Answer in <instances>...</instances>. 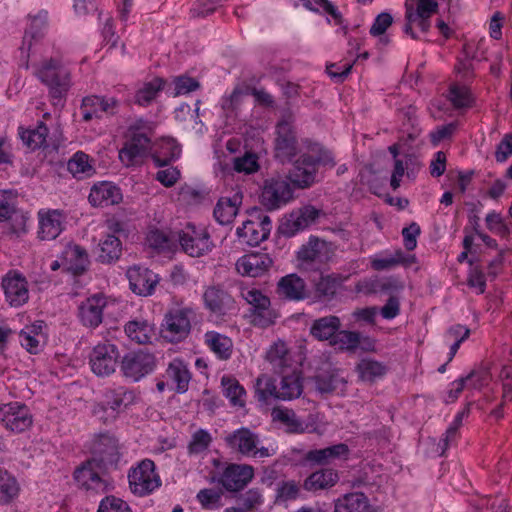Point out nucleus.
<instances>
[{
    "label": "nucleus",
    "instance_id": "6ab92c4d",
    "mask_svg": "<svg viewBox=\"0 0 512 512\" xmlns=\"http://www.w3.org/2000/svg\"><path fill=\"white\" fill-rule=\"evenodd\" d=\"M93 460L107 470L117 465L120 459L118 440L108 434H99L92 444Z\"/></svg>",
    "mask_w": 512,
    "mask_h": 512
},
{
    "label": "nucleus",
    "instance_id": "4d7b16f0",
    "mask_svg": "<svg viewBox=\"0 0 512 512\" xmlns=\"http://www.w3.org/2000/svg\"><path fill=\"white\" fill-rule=\"evenodd\" d=\"M239 506L245 512H257L264 503L262 492L258 488H251L238 497Z\"/></svg>",
    "mask_w": 512,
    "mask_h": 512
},
{
    "label": "nucleus",
    "instance_id": "7c9ffc66",
    "mask_svg": "<svg viewBox=\"0 0 512 512\" xmlns=\"http://www.w3.org/2000/svg\"><path fill=\"white\" fill-rule=\"evenodd\" d=\"M62 265L74 276L84 274L90 264L88 253L85 248L77 244H69L62 252Z\"/></svg>",
    "mask_w": 512,
    "mask_h": 512
},
{
    "label": "nucleus",
    "instance_id": "423d86ee",
    "mask_svg": "<svg viewBox=\"0 0 512 512\" xmlns=\"http://www.w3.org/2000/svg\"><path fill=\"white\" fill-rule=\"evenodd\" d=\"M156 365L155 355L145 349L129 351L119 361L122 376L134 383L153 373Z\"/></svg>",
    "mask_w": 512,
    "mask_h": 512
},
{
    "label": "nucleus",
    "instance_id": "6e6d98bb",
    "mask_svg": "<svg viewBox=\"0 0 512 512\" xmlns=\"http://www.w3.org/2000/svg\"><path fill=\"white\" fill-rule=\"evenodd\" d=\"M326 248V242L311 237L306 245H303L297 253L298 260L313 262L321 260V253Z\"/></svg>",
    "mask_w": 512,
    "mask_h": 512
},
{
    "label": "nucleus",
    "instance_id": "6e6552de",
    "mask_svg": "<svg viewBox=\"0 0 512 512\" xmlns=\"http://www.w3.org/2000/svg\"><path fill=\"white\" fill-rule=\"evenodd\" d=\"M175 236L182 250L191 257H201L214 248V243L208 231L191 223L175 232Z\"/></svg>",
    "mask_w": 512,
    "mask_h": 512
},
{
    "label": "nucleus",
    "instance_id": "b1692460",
    "mask_svg": "<svg viewBox=\"0 0 512 512\" xmlns=\"http://www.w3.org/2000/svg\"><path fill=\"white\" fill-rule=\"evenodd\" d=\"M107 306V298L103 294H94L78 306V318L88 328H96L103 321V310Z\"/></svg>",
    "mask_w": 512,
    "mask_h": 512
},
{
    "label": "nucleus",
    "instance_id": "bf43d9fd",
    "mask_svg": "<svg viewBox=\"0 0 512 512\" xmlns=\"http://www.w3.org/2000/svg\"><path fill=\"white\" fill-rule=\"evenodd\" d=\"M274 419L280 421L287 427L289 433H303L305 426L303 422L295 415L292 410L275 409L273 411Z\"/></svg>",
    "mask_w": 512,
    "mask_h": 512
},
{
    "label": "nucleus",
    "instance_id": "13d9d810",
    "mask_svg": "<svg viewBox=\"0 0 512 512\" xmlns=\"http://www.w3.org/2000/svg\"><path fill=\"white\" fill-rule=\"evenodd\" d=\"M448 99L456 109L469 108L473 104L470 90L466 86L452 84L449 88Z\"/></svg>",
    "mask_w": 512,
    "mask_h": 512
},
{
    "label": "nucleus",
    "instance_id": "393cba45",
    "mask_svg": "<svg viewBox=\"0 0 512 512\" xmlns=\"http://www.w3.org/2000/svg\"><path fill=\"white\" fill-rule=\"evenodd\" d=\"M349 448L344 443H338L322 449H313L306 452L301 460L303 466H325L336 459L346 458Z\"/></svg>",
    "mask_w": 512,
    "mask_h": 512
},
{
    "label": "nucleus",
    "instance_id": "de8ad7c7",
    "mask_svg": "<svg viewBox=\"0 0 512 512\" xmlns=\"http://www.w3.org/2000/svg\"><path fill=\"white\" fill-rule=\"evenodd\" d=\"M124 330L126 335L137 344L149 343L153 331L146 320H131L125 325Z\"/></svg>",
    "mask_w": 512,
    "mask_h": 512
},
{
    "label": "nucleus",
    "instance_id": "9b49d317",
    "mask_svg": "<svg viewBox=\"0 0 512 512\" xmlns=\"http://www.w3.org/2000/svg\"><path fill=\"white\" fill-rule=\"evenodd\" d=\"M275 157L281 163L291 162L300 152L299 142L292 123L283 119L276 125Z\"/></svg>",
    "mask_w": 512,
    "mask_h": 512
},
{
    "label": "nucleus",
    "instance_id": "69168bd1",
    "mask_svg": "<svg viewBox=\"0 0 512 512\" xmlns=\"http://www.w3.org/2000/svg\"><path fill=\"white\" fill-rule=\"evenodd\" d=\"M41 328V325H33L21 330L19 334L21 345L30 353H36L38 351L39 340L37 336Z\"/></svg>",
    "mask_w": 512,
    "mask_h": 512
},
{
    "label": "nucleus",
    "instance_id": "4468645a",
    "mask_svg": "<svg viewBox=\"0 0 512 512\" xmlns=\"http://www.w3.org/2000/svg\"><path fill=\"white\" fill-rule=\"evenodd\" d=\"M119 360V350L115 344H97L89 354L91 370L97 376H109L115 372Z\"/></svg>",
    "mask_w": 512,
    "mask_h": 512
},
{
    "label": "nucleus",
    "instance_id": "c03bdc74",
    "mask_svg": "<svg viewBox=\"0 0 512 512\" xmlns=\"http://www.w3.org/2000/svg\"><path fill=\"white\" fill-rule=\"evenodd\" d=\"M169 379L176 383L175 391L179 394L188 390L191 374L183 361L174 359L166 370Z\"/></svg>",
    "mask_w": 512,
    "mask_h": 512
},
{
    "label": "nucleus",
    "instance_id": "864d4df0",
    "mask_svg": "<svg viewBox=\"0 0 512 512\" xmlns=\"http://www.w3.org/2000/svg\"><path fill=\"white\" fill-rule=\"evenodd\" d=\"M357 371L362 380L373 382L386 374L387 367L381 362L367 358L359 362Z\"/></svg>",
    "mask_w": 512,
    "mask_h": 512
},
{
    "label": "nucleus",
    "instance_id": "f3484780",
    "mask_svg": "<svg viewBox=\"0 0 512 512\" xmlns=\"http://www.w3.org/2000/svg\"><path fill=\"white\" fill-rule=\"evenodd\" d=\"M101 470H104L103 467L96 460L90 459L75 470L74 478L87 491L105 493L110 489V484L100 476Z\"/></svg>",
    "mask_w": 512,
    "mask_h": 512
},
{
    "label": "nucleus",
    "instance_id": "09e8293b",
    "mask_svg": "<svg viewBox=\"0 0 512 512\" xmlns=\"http://www.w3.org/2000/svg\"><path fill=\"white\" fill-rule=\"evenodd\" d=\"M469 407L464 408L462 411L457 413L451 425L447 428L443 438L440 439L438 443L439 456H443L448 447L453 444L458 436V430L462 425V421L464 417L469 414Z\"/></svg>",
    "mask_w": 512,
    "mask_h": 512
},
{
    "label": "nucleus",
    "instance_id": "ddd939ff",
    "mask_svg": "<svg viewBox=\"0 0 512 512\" xmlns=\"http://www.w3.org/2000/svg\"><path fill=\"white\" fill-rule=\"evenodd\" d=\"M250 217L237 228L236 234L247 245L257 246L269 237L272 222L268 215L262 213L251 214Z\"/></svg>",
    "mask_w": 512,
    "mask_h": 512
},
{
    "label": "nucleus",
    "instance_id": "c9c22d12",
    "mask_svg": "<svg viewBox=\"0 0 512 512\" xmlns=\"http://www.w3.org/2000/svg\"><path fill=\"white\" fill-rule=\"evenodd\" d=\"M242 199L243 196L240 191H236L231 197H221L213 212L216 221L222 225L231 223L238 213Z\"/></svg>",
    "mask_w": 512,
    "mask_h": 512
},
{
    "label": "nucleus",
    "instance_id": "5fc2aeb1",
    "mask_svg": "<svg viewBox=\"0 0 512 512\" xmlns=\"http://www.w3.org/2000/svg\"><path fill=\"white\" fill-rule=\"evenodd\" d=\"M330 345L341 351L355 352L359 348V332L339 329Z\"/></svg>",
    "mask_w": 512,
    "mask_h": 512
},
{
    "label": "nucleus",
    "instance_id": "20e7f679",
    "mask_svg": "<svg viewBox=\"0 0 512 512\" xmlns=\"http://www.w3.org/2000/svg\"><path fill=\"white\" fill-rule=\"evenodd\" d=\"M196 315V310L192 306L170 308L161 323V337L173 344L184 341L191 333Z\"/></svg>",
    "mask_w": 512,
    "mask_h": 512
},
{
    "label": "nucleus",
    "instance_id": "cd10ccee",
    "mask_svg": "<svg viewBox=\"0 0 512 512\" xmlns=\"http://www.w3.org/2000/svg\"><path fill=\"white\" fill-rule=\"evenodd\" d=\"M276 293L280 299L287 301H302L307 298L308 291L305 281L295 273L279 279Z\"/></svg>",
    "mask_w": 512,
    "mask_h": 512
},
{
    "label": "nucleus",
    "instance_id": "aec40b11",
    "mask_svg": "<svg viewBox=\"0 0 512 512\" xmlns=\"http://www.w3.org/2000/svg\"><path fill=\"white\" fill-rule=\"evenodd\" d=\"M5 300L11 307H21L29 300L28 282L17 271H9L2 279Z\"/></svg>",
    "mask_w": 512,
    "mask_h": 512
},
{
    "label": "nucleus",
    "instance_id": "e433bc0d",
    "mask_svg": "<svg viewBox=\"0 0 512 512\" xmlns=\"http://www.w3.org/2000/svg\"><path fill=\"white\" fill-rule=\"evenodd\" d=\"M416 262L415 255L405 254L401 249L393 253H383L371 259V267L376 271L390 270L396 266L409 267Z\"/></svg>",
    "mask_w": 512,
    "mask_h": 512
},
{
    "label": "nucleus",
    "instance_id": "f704fd0d",
    "mask_svg": "<svg viewBox=\"0 0 512 512\" xmlns=\"http://www.w3.org/2000/svg\"><path fill=\"white\" fill-rule=\"evenodd\" d=\"M339 481L338 472L332 468H322L311 473L303 482V489L318 492L332 488Z\"/></svg>",
    "mask_w": 512,
    "mask_h": 512
},
{
    "label": "nucleus",
    "instance_id": "0eeeda50",
    "mask_svg": "<svg viewBox=\"0 0 512 512\" xmlns=\"http://www.w3.org/2000/svg\"><path fill=\"white\" fill-rule=\"evenodd\" d=\"M226 446L234 453L247 457L266 458L274 454L267 447H258V434L247 427H241L224 438Z\"/></svg>",
    "mask_w": 512,
    "mask_h": 512
},
{
    "label": "nucleus",
    "instance_id": "a19ab883",
    "mask_svg": "<svg viewBox=\"0 0 512 512\" xmlns=\"http://www.w3.org/2000/svg\"><path fill=\"white\" fill-rule=\"evenodd\" d=\"M97 260L103 264L117 261L122 254V243L118 237L108 233L100 240Z\"/></svg>",
    "mask_w": 512,
    "mask_h": 512
},
{
    "label": "nucleus",
    "instance_id": "2eb2a0df",
    "mask_svg": "<svg viewBox=\"0 0 512 512\" xmlns=\"http://www.w3.org/2000/svg\"><path fill=\"white\" fill-rule=\"evenodd\" d=\"M0 421L6 429L21 433L32 426L33 418L25 404L10 402L0 405Z\"/></svg>",
    "mask_w": 512,
    "mask_h": 512
},
{
    "label": "nucleus",
    "instance_id": "338daca9",
    "mask_svg": "<svg viewBox=\"0 0 512 512\" xmlns=\"http://www.w3.org/2000/svg\"><path fill=\"white\" fill-rule=\"evenodd\" d=\"M173 85L174 89L170 92L173 97L187 94L197 90L200 87V83L196 79L188 76L175 77L173 80Z\"/></svg>",
    "mask_w": 512,
    "mask_h": 512
},
{
    "label": "nucleus",
    "instance_id": "473e14b6",
    "mask_svg": "<svg viewBox=\"0 0 512 512\" xmlns=\"http://www.w3.org/2000/svg\"><path fill=\"white\" fill-rule=\"evenodd\" d=\"M438 11L436 0H417L416 8L406 4L405 19L417 21L418 27L423 32H428L431 26V17Z\"/></svg>",
    "mask_w": 512,
    "mask_h": 512
},
{
    "label": "nucleus",
    "instance_id": "0e129e2a",
    "mask_svg": "<svg viewBox=\"0 0 512 512\" xmlns=\"http://www.w3.org/2000/svg\"><path fill=\"white\" fill-rule=\"evenodd\" d=\"M300 486L294 480L281 481L276 488V502H287L298 498Z\"/></svg>",
    "mask_w": 512,
    "mask_h": 512
},
{
    "label": "nucleus",
    "instance_id": "a878e982",
    "mask_svg": "<svg viewBox=\"0 0 512 512\" xmlns=\"http://www.w3.org/2000/svg\"><path fill=\"white\" fill-rule=\"evenodd\" d=\"M273 261L266 253H249L240 257L235 266L242 276L259 277L272 266Z\"/></svg>",
    "mask_w": 512,
    "mask_h": 512
},
{
    "label": "nucleus",
    "instance_id": "dca6fc26",
    "mask_svg": "<svg viewBox=\"0 0 512 512\" xmlns=\"http://www.w3.org/2000/svg\"><path fill=\"white\" fill-rule=\"evenodd\" d=\"M31 22L29 27L25 30L22 45L20 47L19 66L24 69H29L30 51L32 48L33 40L41 39L48 27V12L40 10L36 15L29 16Z\"/></svg>",
    "mask_w": 512,
    "mask_h": 512
},
{
    "label": "nucleus",
    "instance_id": "ea45409f",
    "mask_svg": "<svg viewBox=\"0 0 512 512\" xmlns=\"http://www.w3.org/2000/svg\"><path fill=\"white\" fill-rule=\"evenodd\" d=\"M204 342L218 359L228 360L231 357L233 342L226 335L216 331H208L204 334Z\"/></svg>",
    "mask_w": 512,
    "mask_h": 512
},
{
    "label": "nucleus",
    "instance_id": "9d476101",
    "mask_svg": "<svg viewBox=\"0 0 512 512\" xmlns=\"http://www.w3.org/2000/svg\"><path fill=\"white\" fill-rule=\"evenodd\" d=\"M241 296L251 306L252 323L255 326L266 328L274 323L276 313L271 309L267 295L255 288H243Z\"/></svg>",
    "mask_w": 512,
    "mask_h": 512
},
{
    "label": "nucleus",
    "instance_id": "2f4dec72",
    "mask_svg": "<svg viewBox=\"0 0 512 512\" xmlns=\"http://www.w3.org/2000/svg\"><path fill=\"white\" fill-rule=\"evenodd\" d=\"M38 238L40 240H54L63 230L64 215L60 210L40 211Z\"/></svg>",
    "mask_w": 512,
    "mask_h": 512
},
{
    "label": "nucleus",
    "instance_id": "5701e85b",
    "mask_svg": "<svg viewBox=\"0 0 512 512\" xmlns=\"http://www.w3.org/2000/svg\"><path fill=\"white\" fill-rule=\"evenodd\" d=\"M118 107L119 101L114 97L86 96L81 104L83 120L89 122L93 118L101 119L103 114L114 115Z\"/></svg>",
    "mask_w": 512,
    "mask_h": 512
},
{
    "label": "nucleus",
    "instance_id": "4be33fe9",
    "mask_svg": "<svg viewBox=\"0 0 512 512\" xmlns=\"http://www.w3.org/2000/svg\"><path fill=\"white\" fill-rule=\"evenodd\" d=\"M130 289L139 296H150L154 293L156 286L160 281L158 274L152 270L133 266L127 270Z\"/></svg>",
    "mask_w": 512,
    "mask_h": 512
},
{
    "label": "nucleus",
    "instance_id": "8fccbe9b",
    "mask_svg": "<svg viewBox=\"0 0 512 512\" xmlns=\"http://www.w3.org/2000/svg\"><path fill=\"white\" fill-rule=\"evenodd\" d=\"M165 88V81L162 78H154L145 83L135 94V103L140 106H148L155 100L158 93Z\"/></svg>",
    "mask_w": 512,
    "mask_h": 512
},
{
    "label": "nucleus",
    "instance_id": "c756f323",
    "mask_svg": "<svg viewBox=\"0 0 512 512\" xmlns=\"http://www.w3.org/2000/svg\"><path fill=\"white\" fill-rule=\"evenodd\" d=\"M137 395L135 390L123 386L110 389L105 393L104 404H99L94 409V414L104 413L107 408L113 412H117L121 407H127L136 401Z\"/></svg>",
    "mask_w": 512,
    "mask_h": 512
},
{
    "label": "nucleus",
    "instance_id": "1a4fd4ad",
    "mask_svg": "<svg viewBox=\"0 0 512 512\" xmlns=\"http://www.w3.org/2000/svg\"><path fill=\"white\" fill-rule=\"evenodd\" d=\"M255 475L253 466L249 464H228L217 476L212 477V482H216L230 493H237L253 480Z\"/></svg>",
    "mask_w": 512,
    "mask_h": 512
},
{
    "label": "nucleus",
    "instance_id": "49530a36",
    "mask_svg": "<svg viewBox=\"0 0 512 512\" xmlns=\"http://www.w3.org/2000/svg\"><path fill=\"white\" fill-rule=\"evenodd\" d=\"M221 385L223 387L224 396L229 399L233 406H245L246 391L237 379L223 376Z\"/></svg>",
    "mask_w": 512,
    "mask_h": 512
},
{
    "label": "nucleus",
    "instance_id": "c85d7f7f",
    "mask_svg": "<svg viewBox=\"0 0 512 512\" xmlns=\"http://www.w3.org/2000/svg\"><path fill=\"white\" fill-rule=\"evenodd\" d=\"M342 284L343 278L338 274H320L318 278L312 280L314 298L321 303L331 302Z\"/></svg>",
    "mask_w": 512,
    "mask_h": 512
},
{
    "label": "nucleus",
    "instance_id": "bb28decb",
    "mask_svg": "<svg viewBox=\"0 0 512 512\" xmlns=\"http://www.w3.org/2000/svg\"><path fill=\"white\" fill-rule=\"evenodd\" d=\"M205 308L216 316H224L234 306L232 296L221 286L213 285L205 289L203 293Z\"/></svg>",
    "mask_w": 512,
    "mask_h": 512
},
{
    "label": "nucleus",
    "instance_id": "f03ea898",
    "mask_svg": "<svg viewBox=\"0 0 512 512\" xmlns=\"http://www.w3.org/2000/svg\"><path fill=\"white\" fill-rule=\"evenodd\" d=\"M255 397L263 404H268L270 399L290 401L299 398L303 392V379L301 371L292 370L291 373L281 374L277 385L275 380L267 375L261 374L255 381Z\"/></svg>",
    "mask_w": 512,
    "mask_h": 512
},
{
    "label": "nucleus",
    "instance_id": "7ed1b4c3",
    "mask_svg": "<svg viewBox=\"0 0 512 512\" xmlns=\"http://www.w3.org/2000/svg\"><path fill=\"white\" fill-rule=\"evenodd\" d=\"M35 75L47 87L52 104L62 106L72 85L70 69L60 58L51 57L42 61Z\"/></svg>",
    "mask_w": 512,
    "mask_h": 512
},
{
    "label": "nucleus",
    "instance_id": "052dcab7",
    "mask_svg": "<svg viewBox=\"0 0 512 512\" xmlns=\"http://www.w3.org/2000/svg\"><path fill=\"white\" fill-rule=\"evenodd\" d=\"M212 440V436L207 430L198 429L192 434L191 440L188 443V454L199 455L205 452L210 447Z\"/></svg>",
    "mask_w": 512,
    "mask_h": 512
},
{
    "label": "nucleus",
    "instance_id": "680f3d73",
    "mask_svg": "<svg viewBox=\"0 0 512 512\" xmlns=\"http://www.w3.org/2000/svg\"><path fill=\"white\" fill-rule=\"evenodd\" d=\"M258 156L252 152H246L243 156L233 159V169L238 173L252 174L259 170Z\"/></svg>",
    "mask_w": 512,
    "mask_h": 512
},
{
    "label": "nucleus",
    "instance_id": "f8f14e48",
    "mask_svg": "<svg viewBox=\"0 0 512 512\" xmlns=\"http://www.w3.org/2000/svg\"><path fill=\"white\" fill-rule=\"evenodd\" d=\"M131 491L138 496L150 494L160 486V478L155 472V465L152 460H143L137 467L128 474Z\"/></svg>",
    "mask_w": 512,
    "mask_h": 512
},
{
    "label": "nucleus",
    "instance_id": "f257e3e1",
    "mask_svg": "<svg viewBox=\"0 0 512 512\" xmlns=\"http://www.w3.org/2000/svg\"><path fill=\"white\" fill-rule=\"evenodd\" d=\"M336 164L332 153L318 143L308 147V152L297 158L286 179L296 189H308L318 180V168L320 165L334 167Z\"/></svg>",
    "mask_w": 512,
    "mask_h": 512
},
{
    "label": "nucleus",
    "instance_id": "58836bf2",
    "mask_svg": "<svg viewBox=\"0 0 512 512\" xmlns=\"http://www.w3.org/2000/svg\"><path fill=\"white\" fill-rule=\"evenodd\" d=\"M181 146L171 137L162 138L157 150L151 155L156 166H168L180 157Z\"/></svg>",
    "mask_w": 512,
    "mask_h": 512
},
{
    "label": "nucleus",
    "instance_id": "412c9836",
    "mask_svg": "<svg viewBox=\"0 0 512 512\" xmlns=\"http://www.w3.org/2000/svg\"><path fill=\"white\" fill-rule=\"evenodd\" d=\"M151 149L150 138L142 132H135L119 151V159L126 166H135L142 162Z\"/></svg>",
    "mask_w": 512,
    "mask_h": 512
},
{
    "label": "nucleus",
    "instance_id": "e2e57ef3",
    "mask_svg": "<svg viewBox=\"0 0 512 512\" xmlns=\"http://www.w3.org/2000/svg\"><path fill=\"white\" fill-rule=\"evenodd\" d=\"M196 498L205 509L215 510L222 506V493L212 488L201 489Z\"/></svg>",
    "mask_w": 512,
    "mask_h": 512
},
{
    "label": "nucleus",
    "instance_id": "37998d69",
    "mask_svg": "<svg viewBox=\"0 0 512 512\" xmlns=\"http://www.w3.org/2000/svg\"><path fill=\"white\" fill-rule=\"evenodd\" d=\"M48 133L49 129L43 122H38L34 128H19V136L23 144L31 150L43 147L46 143Z\"/></svg>",
    "mask_w": 512,
    "mask_h": 512
},
{
    "label": "nucleus",
    "instance_id": "774afa93",
    "mask_svg": "<svg viewBox=\"0 0 512 512\" xmlns=\"http://www.w3.org/2000/svg\"><path fill=\"white\" fill-rule=\"evenodd\" d=\"M97 512H132V510L121 498L106 496L101 500Z\"/></svg>",
    "mask_w": 512,
    "mask_h": 512
},
{
    "label": "nucleus",
    "instance_id": "603ef678",
    "mask_svg": "<svg viewBox=\"0 0 512 512\" xmlns=\"http://www.w3.org/2000/svg\"><path fill=\"white\" fill-rule=\"evenodd\" d=\"M18 492L19 486L15 477L0 467V505L10 503Z\"/></svg>",
    "mask_w": 512,
    "mask_h": 512
},
{
    "label": "nucleus",
    "instance_id": "3c124183",
    "mask_svg": "<svg viewBox=\"0 0 512 512\" xmlns=\"http://www.w3.org/2000/svg\"><path fill=\"white\" fill-rule=\"evenodd\" d=\"M68 171L76 178L83 179L91 176L95 171L89 162V156L82 151L76 152L68 161Z\"/></svg>",
    "mask_w": 512,
    "mask_h": 512
},
{
    "label": "nucleus",
    "instance_id": "a18cd8bd",
    "mask_svg": "<svg viewBox=\"0 0 512 512\" xmlns=\"http://www.w3.org/2000/svg\"><path fill=\"white\" fill-rule=\"evenodd\" d=\"M267 360L275 373H285L290 366V356L284 342L274 343L267 352Z\"/></svg>",
    "mask_w": 512,
    "mask_h": 512
},
{
    "label": "nucleus",
    "instance_id": "4c0bfd02",
    "mask_svg": "<svg viewBox=\"0 0 512 512\" xmlns=\"http://www.w3.org/2000/svg\"><path fill=\"white\" fill-rule=\"evenodd\" d=\"M340 327V318L335 315H328L314 320L310 333L320 341L329 340L331 344Z\"/></svg>",
    "mask_w": 512,
    "mask_h": 512
},
{
    "label": "nucleus",
    "instance_id": "79ce46f5",
    "mask_svg": "<svg viewBox=\"0 0 512 512\" xmlns=\"http://www.w3.org/2000/svg\"><path fill=\"white\" fill-rule=\"evenodd\" d=\"M369 500L362 492L347 493L335 501L334 512H366Z\"/></svg>",
    "mask_w": 512,
    "mask_h": 512
},
{
    "label": "nucleus",
    "instance_id": "a211bd4d",
    "mask_svg": "<svg viewBox=\"0 0 512 512\" xmlns=\"http://www.w3.org/2000/svg\"><path fill=\"white\" fill-rule=\"evenodd\" d=\"M320 216H325L322 210L317 209L313 205H305L290 213L285 221L281 223L279 230L281 234L287 237L294 236L296 233L316 223Z\"/></svg>",
    "mask_w": 512,
    "mask_h": 512
},
{
    "label": "nucleus",
    "instance_id": "72a5a7b5",
    "mask_svg": "<svg viewBox=\"0 0 512 512\" xmlns=\"http://www.w3.org/2000/svg\"><path fill=\"white\" fill-rule=\"evenodd\" d=\"M89 202L95 207H107L122 201L120 188L111 182H100L93 185L89 193Z\"/></svg>",
    "mask_w": 512,
    "mask_h": 512
},
{
    "label": "nucleus",
    "instance_id": "39448f33",
    "mask_svg": "<svg viewBox=\"0 0 512 512\" xmlns=\"http://www.w3.org/2000/svg\"><path fill=\"white\" fill-rule=\"evenodd\" d=\"M293 198V186L281 175H273L263 181L259 202L267 211L278 210Z\"/></svg>",
    "mask_w": 512,
    "mask_h": 512
}]
</instances>
